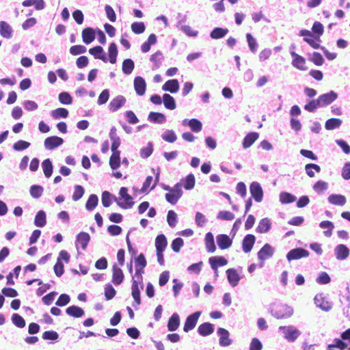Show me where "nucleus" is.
<instances>
[{"label":"nucleus","mask_w":350,"mask_h":350,"mask_svg":"<svg viewBox=\"0 0 350 350\" xmlns=\"http://www.w3.org/2000/svg\"><path fill=\"white\" fill-rule=\"evenodd\" d=\"M180 325V319L177 313H174L167 322V329L170 332L176 331Z\"/></svg>","instance_id":"c756f323"},{"label":"nucleus","mask_w":350,"mask_h":350,"mask_svg":"<svg viewBox=\"0 0 350 350\" xmlns=\"http://www.w3.org/2000/svg\"><path fill=\"white\" fill-rule=\"evenodd\" d=\"M307 55L308 59L317 66H321L325 63V59L319 52L308 53Z\"/></svg>","instance_id":"412c9836"},{"label":"nucleus","mask_w":350,"mask_h":350,"mask_svg":"<svg viewBox=\"0 0 350 350\" xmlns=\"http://www.w3.org/2000/svg\"><path fill=\"white\" fill-rule=\"evenodd\" d=\"M121 198L124 200V202L118 201L116 197H113L115 201L117 202L118 206L122 208H130L133 204L132 197L128 193V189L126 187H121L119 192Z\"/></svg>","instance_id":"20e7f679"},{"label":"nucleus","mask_w":350,"mask_h":350,"mask_svg":"<svg viewBox=\"0 0 350 350\" xmlns=\"http://www.w3.org/2000/svg\"><path fill=\"white\" fill-rule=\"evenodd\" d=\"M90 236L88 233L81 232L77 236L76 245H81L82 250H85L90 242Z\"/></svg>","instance_id":"aec40b11"},{"label":"nucleus","mask_w":350,"mask_h":350,"mask_svg":"<svg viewBox=\"0 0 350 350\" xmlns=\"http://www.w3.org/2000/svg\"><path fill=\"white\" fill-rule=\"evenodd\" d=\"M314 190L317 193H321L327 189V183L323 180H318L313 186Z\"/></svg>","instance_id":"774afa93"},{"label":"nucleus","mask_w":350,"mask_h":350,"mask_svg":"<svg viewBox=\"0 0 350 350\" xmlns=\"http://www.w3.org/2000/svg\"><path fill=\"white\" fill-rule=\"evenodd\" d=\"M134 88L136 93L142 96L144 94L146 89V83L142 77H137L134 79Z\"/></svg>","instance_id":"dca6fc26"},{"label":"nucleus","mask_w":350,"mask_h":350,"mask_svg":"<svg viewBox=\"0 0 350 350\" xmlns=\"http://www.w3.org/2000/svg\"><path fill=\"white\" fill-rule=\"evenodd\" d=\"M148 120L153 123H163L165 121V116L158 112H150L148 116Z\"/></svg>","instance_id":"79ce46f5"},{"label":"nucleus","mask_w":350,"mask_h":350,"mask_svg":"<svg viewBox=\"0 0 350 350\" xmlns=\"http://www.w3.org/2000/svg\"><path fill=\"white\" fill-rule=\"evenodd\" d=\"M250 191L252 198L256 202H260L262 200L263 191L260 185L257 182H253L250 186Z\"/></svg>","instance_id":"1a4fd4ad"},{"label":"nucleus","mask_w":350,"mask_h":350,"mask_svg":"<svg viewBox=\"0 0 350 350\" xmlns=\"http://www.w3.org/2000/svg\"><path fill=\"white\" fill-rule=\"evenodd\" d=\"M86 51L85 46L83 45H74L70 49V53L73 55L84 53Z\"/></svg>","instance_id":"338daca9"},{"label":"nucleus","mask_w":350,"mask_h":350,"mask_svg":"<svg viewBox=\"0 0 350 350\" xmlns=\"http://www.w3.org/2000/svg\"><path fill=\"white\" fill-rule=\"evenodd\" d=\"M152 180H153L152 176H148L146 177V178L143 184V186L142 187V189H141L142 192H146L149 188L150 189H152L156 187L157 182L159 180V175H157L156 176V179H155L156 182L152 186H150Z\"/></svg>","instance_id":"49530a36"},{"label":"nucleus","mask_w":350,"mask_h":350,"mask_svg":"<svg viewBox=\"0 0 350 350\" xmlns=\"http://www.w3.org/2000/svg\"><path fill=\"white\" fill-rule=\"evenodd\" d=\"M66 314L74 318H80L83 317L85 314L84 310L77 306H71L66 308Z\"/></svg>","instance_id":"393cba45"},{"label":"nucleus","mask_w":350,"mask_h":350,"mask_svg":"<svg viewBox=\"0 0 350 350\" xmlns=\"http://www.w3.org/2000/svg\"><path fill=\"white\" fill-rule=\"evenodd\" d=\"M270 228V221L267 218H264L260 221L257 226L256 231L259 233H265L269 230Z\"/></svg>","instance_id":"ea45409f"},{"label":"nucleus","mask_w":350,"mask_h":350,"mask_svg":"<svg viewBox=\"0 0 350 350\" xmlns=\"http://www.w3.org/2000/svg\"><path fill=\"white\" fill-rule=\"evenodd\" d=\"M142 284L143 280H141L140 278L136 279L135 278H133L131 285V295L136 306H139L141 304L140 291L139 286L141 285V288H142Z\"/></svg>","instance_id":"39448f33"},{"label":"nucleus","mask_w":350,"mask_h":350,"mask_svg":"<svg viewBox=\"0 0 350 350\" xmlns=\"http://www.w3.org/2000/svg\"><path fill=\"white\" fill-rule=\"evenodd\" d=\"M198 332L202 336H208L214 332L213 325L210 323H204L200 325Z\"/></svg>","instance_id":"c85d7f7f"},{"label":"nucleus","mask_w":350,"mask_h":350,"mask_svg":"<svg viewBox=\"0 0 350 350\" xmlns=\"http://www.w3.org/2000/svg\"><path fill=\"white\" fill-rule=\"evenodd\" d=\"M211 268L217 271L219 267H222L228 263V260L224 256H213L208 259Z\"/></svg>","instance_id":"2eb2a0df"},{"label":"nucleus","mask_w":350,"mask_h":350,"mask_svg":"<svg viewBox=\"0 0 350 350\" xmlns=\"http://www.w3.org/2000/svg\"><path fill=\"white\" fill-rule=\"evenodd\" d=\"M163 90L171 93H176L179 89V83L177 79L167 81L163 85Z\"/></svg>","instance_id":"b1692460"},{"label":"nucleus","mask_w":350,"mask_h":350,"mask_svg":"<svg viewBox=\"0 0 350 350\" xmlns=\"http://www.w3.org/2000/svg\"><path fill=\"white\" fill-rule=\"evenodd\" d=\"M217 242L219 247L221 250H226L230 247L232 245V240L227 234H219L217 237Z\"/></svg>","instance_id":"4be33fe9"},{"label":"nucleus","mask_w":350,"mask_h":350,"mask_svg":"<svg viewBox=\"0 0 350 350\" xmlns=\"http://www.w3.org/2000/svg\"><path fill=\"white\" fill-rule=\"evenodd\" d=\"M82 39L83 42L88 44L95 39V32L91 27H86L82 31Z\"/></svg>","instance_id":"a878e982"},{"label":"nucleus","mask_w":350,"mask_h":350,"mask_svg":"<svg viewBox=\"0 0 350 350\" xmlns=\"http://www.w3.org/2000/svg\"><path fill=\"white\" fill-rule=\"evenodd\" d=\"M43 172L46 177L49 178L53 173V165L49 159L44 160L42 163Z\"/></svg>","instance_id":"37998d69"},{"label":"nucleus","mask_w":350,"mask_h":350,"mask_svg":"<svg viewBox=\"0 0 350 350\" xmlns=\"http://www.w3.org/2000/svg\"><path fill=\"white\" fill-rule=\"evenodd\" d=\"M227 278L229 283L232 286H235L238 284L240 277L234 269H228L226 271Z\"/></svg>","instance_id":"bb28decb"},{"label":"nucleus","mask_w":350,"mask_h":350,"mask_svg":"<svg viewBox=\"0 0 350 350\" xmlns=\"http://www.w3.org/2000/svg\"><path fill=\"white\" fill-rule=\"evenodd\" d=\"M134 62L131 59H126L122 62V71L126 75H129L134 69Z\"/></svg>","instance_id":"de8ad7c7"},{"label":"nucleus","mask_w":350,"mask_h":350,"mask_svg":"<svg viewBox=\"0 0 350 350\" xmlns=\"http://www.w3.org/2000/svg\"><path fill=\"white\" fill-rule=\"evenodd\" d=\"M201 312L198 311L188 316L183 327L184 332H188L192 330L196 327Z\"/></svg>","instance_id":"6e6552de"},{"label":"nucleus","mask_w":350,"mask_h":350,"mask_svg":"<svg viewBox=\"0 0 350 350\" xmlns=\"http://www.w3.org/2000/svg\"><path fill=\"white\" fill-rule=\"evenodd\" d=\"M153 151L152 144L151 143H148L146 147H144L140 150V156L144 159H146L150 157Z\"/></svg>","instance_id":"e2e57ef3"},{"label":"nucleus","mask_w":350,"mask_h":350,"mask_svg":"<svg viewBox=\"0 0 350 350\" xmlns=\"http://www.w3.org/2000/svg\"><path fill=\"white\" fill-rule=\"evenodd\" d=\"M320 227L322 228H327L328 230L325 231V236L330 237L332 235V230L334 228L333 223L330 221H323L320 223Z\"/></svg>","instance_id":"6e6d98bb"},{"label":"nucleus","mask_w":350,"mask_h":350,"mask_svg":"<svg viewBox=\"0 0 350 350\" xmlns=\"http://www.w3.org/2000/svg\"><path fill=\"white\" fill-rule=\"evenodd\" d=\"M301 332L296 327L289 325L286 327V340L289 342H294L298 338Z\"/></svg>","instance_id":"4468645a"},{"label":"nucleus","mask_w":350,"mask_h":350,"mask_svg":"<svg viewBox=\"0 0 350 350\" xmlns=\"http://www.w3.org/2000/svg\"><path fill=\"white\" fill-rule=\"evenodd\" d=\"M124 275L122 270L118 267L116 264L112 266V282L113 284L118 286L124 280Z\"/></svg>","instance_id":"9b49d317"},{"label":"nucleus","mask_w":350,"mask_h":350,"mask_svg":"<svg viewBox=\"0 0 350 350\" xmlns=\"http://www.w3.org/2000/svg\"><path fill=\"white\" fill-rule=\"evenodd\" d=\"M306 174L308 176L312 178L314 176V173L312 170H314L317 172H320L321 167L319 165L314 163H308L305 166Z\"/></svg>","instance_id":"603ef678"},{"label":"nucleus","mask_w":350,"mask_h":350,"mask_svg":"<svg viewBox=\"0 0 350 350\" xmlns=\"http://www.w3.org/2000/svg\"><path fill=\"white\" fill-rule=\"evenodd\" d=\"M167 245V239L164 234H161L156 237L155 247L157 251H164Z\"/></svg>","instance_id":"f704fd0d"},{"label":"nucleus","mask_w":350,"mask_h":350,"mask_svg":"<svg viewBox=\"0 0 350 350\" xmlns=\"http://www.w3.org/2000/svg\"><path fill=\"white\" fill-rule=\"evenodd\" d=\"M111 195L109 191H105L103 192L101 202H102L103 206L109 207L111 204Z\"/></svg>","instance_id":"69168bd1"},{"label":"nucleus","mask_w":350,"mask_h":350,"mask_svg":"<svg viewBox=\"0 0 350 350\" xmlns=\"http://www.w3.org/2000/svg\"><path fill=\"white\" fill-rule=\"evenodd\" d=\"M98 202V199L97 196L95 194H92L90 196L86 204L85 208L88 211H92L96 208Z\"/></svg>","instance_id":"09e8293b"},{"label":"nucleus","mask_w":350,"mask_h":350,"mask_svg":"<svg viewBox=\"0 0 350 350\" xmlns=\"http://www.w3.org/2000/svg\"><path fill=\"white\" fill-rule=\"evenodd\" d=\"M63 142L62 138L57 136H51L45 139L44 146L48 150H53L62 145Z\"/></svg>","instance_id":"9d476101"},{"label":"nucleus","mask_w":350,"mask_h":350,"mask_svg":"<svg viewBox=\"0 0 350 350\" xmlns=\"http://www.w3.org/2000/svg\"><path fill=\"white\" fill-rule=\"evenodd\" d=\"M299 36L303 37V40L314 49H319L322 51V49L324 47V46L321 45V38L318 39L317 37H313L311 36Z\"/></svg>","instance_id":"ddd939ff"},{"label":"nucleus","mask_w":350,"mask_h":350,"mask_svg":"<svg viewBox=\"0 0 350 350\" xmlns=\"http://www.w3.org/2000/svg\"><path fill=\"white\" fill-rule=\"evenodd\" d=\"M116 290L114 288L110 285L107 284L105 287V297L107 300H110L114 297L116 295Z\"/></svg>","instance_id":"bf43d9fd"},{"label":"nucleus","mask_w":350,"mask_h":350,"mask_svg":"<svg viewBox=\"0 0 350 350\" xmlns=\"http://www.w3.org/2000/svg\"><path fill=\"white\" fill-rule=\"evenodd\" d=\"M163 101L165 108L168 109H174L176 103L174 98L168 94H165L163 96Z\"/></svg>","instance_id":"a18cd8bd"},{"label":"nucleus","mask_w":350,"mask_h":350,"mask_svg":"<svg viewBox=\"0 0 350 350\" xmlns=\"http://www.w3.org/2000/svg\"><path fill=\"white\" fill-rule=\"evenodd\" d=\"M145 25L143 22H135L131 25L132 31L136 34L142 33L145 31Z\"/></svg>","instance_id":"4d7b16f0"},{"label":"nucleus","mask_w":350,"mask_h":350,"mask_svg":"<svg viewBox=\"0 0 350 350\" xmlns=\"http://www.w3.org/2000/svg\"><path fill=\"white\" fill-rule=\"evenodd\" d=\"M183 195L182 185L180 183H176L174 187L170 189V192L165 194L166 200L171 204H176Z\"/></svg>","instance_id":"7ed1b4c3"},{"label":"nucleus","mask_w":350,"mask_h":350,"mask_svg":"<svg viewBox=\"0 0 350 350\" xmlns=\"http://www.w3.org/2000/svg\"><path fill=\"white\" fill-rule=\"evenodd\" d=\"M228 32L226 28L216 27L211 32L210 36L213 39H219L224 37Z\"/></svg>","instance_id":"a19ab883"},{"label":"nucleus","mask_w":350,"mask_h":350,"mask_svg":"<svg viewBox=\"0 0 350 350\" xmlns=\"http://www.w3.org/2000/svg\"><path fill=\"white\" fill-rule=\"evenodd\" d=\"M46 214L43 211H40L37 213L34 224L38 227H43L46 225Z\"/></svg>","instance_id":"c03bdc74"},{"label":"nucleus","mask_w":350,"mask_h":350,"mask_svg":"<svg viewBox=\"0 0 350 350\" xmlns=\"http://www.w3.org/2000/svg\"><path fill=\"white\" fill-rule=\"evenodd\" d=\"M255 241L256 238L255 236L253 234H247L244 237L242 242V248L245 253H248L252 250L254 245Z\"/></svg>","instance_id":"f3484780"},{"label":"nucleus","mask_w":350,"mask_h":350,"mask_svg":"<svg viewBox=\"0 0 350 350\" xmlns=\"http://www.w3.org/2000/svg\"><path fill=\"white\" fill-rule=\"evenodd\" d=\"M43 193V188L40 185H32L30 187V194L34 198H40Z\"/></svg>","instance_id":"13d9d810"},{"label":"nucleus","mask_w":350,"mask_h":350,"mask_svg":"<svg viewBox=\"0 0 350 350\" xmlns=\"http://www.w3.org/2000/svg\"><path fill=\"white\" fill-rule=\"evenodd\" d=\"M217 218L221 220H232L234 218V215L230 211H221L219 212Z\"/></svg>","instance_id":"0e129e2a"},{"label":"nucleus","mask_w":350,"mask_h":350,"mask_svg":"<svg viewBox=\"0 0 350 350\" xmlns=\"http://www.w3.org/2000/svg\"><path fill=\"white\" fill-rule=\"evenodd\" d=\"M177 215L174 211H169L167 215V221L170 227H174L176 224Z\"/></svg>","instance_id":"680f3d73"},{"label":"nucleus","mask_w":350,"mask_h":350,"mask_svg":"<svg viewBox=\"0 0 350 350\" xmlns=\"http://www.w3.org/2000/svg\"><path fill=\"white\" fill-rule=\"evenodd\" d=\"M338 94L334 90L321 94L317 99H308L304 109H317L325 107L337 99Z\"/></svg>","instance_id":"f257e3e1"},{"label":"nucleus","mask_w":350,"mask_h":350,"mask_svg":"<svg viewBox=\"0 0 350 350\" xmlns=\"http://www.w3.org/2000/svg\"><path fill=\"white\" fill-rule=\"evenodd\" d=\"M341 124V120L338 118H330L326 121L325 126L327 130H332L339 127Z\"/></svg>","instance_id":"8fccbe9b"},{"label":"nucleus","mask_w":350,"mask_h":350,"mask_svg":"<svg viewBox=\"0 0 350 350\" xmlns=\"http://www.w3.org/2000/svg\"><path fill=\"white\" fill-rule=\"evenodd\" d=\"M329 203L334 205L343 206L346 204V198L342 195L332 194L328 197Z\"/></svg>","instance_id":"2f4dec72"},{"label":"nucleus","mask_w":350,"mask_h":350,"mask_svg":"<svg viewBox=\"0 0 350 350\" xmlns=\"http://www.w3.org/2000/svg\"><path fill=\"white\" fill-rule=\"evenodd\" d=\"M89 53L94 57L95 59H99L106 62L107 59L103 53V49L100 46H96L89 49Z\"/></svg>","instance_id":"cd10ccee"},{"label":"nucleus","mask_w":350,"mask_h":350,"mask_svg":"<svg viewBox=\"0 0 350 350\" xmlns=\"http://www.w3.org/2000/svg\"><path fill=\"white\" fill-rule=\"evenodd\" d=\"M324 26L319 21H314L311 30L302 29L299 31L298 36H311L320 38L324 33Z\"/></svg>","instance_id":"f03ea898"},{"label":"nucleus","mask_w":350,"mask_h":350,"mask_svg":"<svg viewBox=\"0 0 350 350\" xmlns=\"http://www.w3.org/2000/svg\"><path fill=\"white\" fill-rule=\"evenodd\" d=\"M118 48L115 42H111L108 48L109 61L111 64H113L116 62L118 56Z\"/></svg>","instance_id":"c9c22d12"},{"label":"nucleus","mask_w":350,"mask_h":350,"mask_svg":"<svg viewBox=\"0 0 350 350\" xmlns=\"http://www.w3.org/2000/svg\"><path fill=\"white\" fill-rule=\"evenodd\" d=\"M273 254V248L269 244H265L258 252V258L263 261L269 257H271Z\"/></svg>","instance_id":"6ab92c4d"},{"label":"nucleus","mask_w":350,"mask_h":350,"mask_svg":"<svg viewBox=\"0 0 350 350\" xmlns=\"http://www.w3.org/2000/svg\"><path fill=\"white\" fill-rule=\"evenodd\" d=\"M205 244L206 250L208 252L213 253L216 250L213 235L211 232H208L206 234Z\"/></svg>","instance_id":"4c0bfd02"},{"label":"nucleus","mask_w":350,"mask_h":350,"mask_svg":"<svg viewBox=\"0 0 350 350\" xmlns=\"http://www.w3.org/2000/svg\"><path fill=\"white\" fill-rule=\"evenodd\" d=\"M120 152H112L109 158V165L112 170L118 169L120 165Z\"/></svg>","instance_id":"e433bc0d"},{"label":"nucleus","mask_w":350,"mask_h":350,"mask_svg":"<svg viewBox=\"0 0 350 350\" xmlns=\"http://www.w3.org/2000/svg\"><path fill=\"white\" fill-rule=\"evenodd\" d=\"M146 260L143 254H140L135 259V273L133 278L143 280L142 273L146 266Z\"/></svg>","instance_id":"423d86ee"},{"label":"nucleus","mask_w":350,"mask_h":350,"mask_svg":"<svg viewBox=\"0 0 350 350\" xmlns=\"http://www.w3.org/2000/svg\"><path fill=\"white\" fill-rule=\"evenodd\" d=\"M126 103V99L123 96H118L114 98L110 103L109 107L111 109H118L122 107Z\"/></svg>","instance_id":"58836bf2"},{"label":"nucleus","mask_w":350,"mask_h":350,"mask_svg":"<svg viewBox=\"0 0 350 350\" xmlns=\"http://www.w3.org/2000/svg\"><path fill=\"white\" fill-rule=\"evenodd\" d=\"M187 124L190 127L191 131L195 133L200 132L202 129V124L201 122L195 118L190 120Z\"/></svg>","instance_id":"3c124183"},{"label":"nucleus","mask_w":350,"mask_h":350,"mask_svg":"<svg viewBox=\"0 0 350 350\" xmlns=\"http://www.w3.org/2000/svg\"><path fill=\"white\" fill-rule=\"evenodd\" d=\"M180 183L181 184V185H183L184 188L187 190H190L193 189L196 183L194 175L192 174H189L185 177V178H183L181 180V183Z\"/></svg>","instance_id":"72a5a7b5"},{"label":"nucleus","mask_w":350,"mask_h":350,"mask_svg":"<svg viewBox=\"0 0 350 350\" xmlns=\"http://www.w3.org/2000/svg\"><path fill=\"white\" fill-rule=\"evenodd\" d=\"M84 194V189L81 185H76L72 195V200L77 201L82 198Z\"/></svg>","instance_id":"052dcab7"},{"label":"nucleus","mask_w":350,"mask_h":350,"mask_svg":"<svg viewBox=\"0 0 350 350\" xmlns=\"http://www.w3.org/2000/svg\"><path fill=\"white\" fill-rule=\"evenodd\" d=\"M217 334L219 336V344L221 346L226 347L230 345L231 340L229 338V332L224 328H219Z\"/></svg>","instance_id":"5701e85b"},{"label":"nucleus","mask_w":350,"mask_h":350,"mask_svg":"<svg viewBox=\"0 0 350 350\" xmlns=\"http://www.w3.org/2000/svg\"><path fill=\"white\" fill-rule=\"evenodd\" d=\"M335 254L338 260H345L349 255V250L345 245L340 244L335 248Z\"/></svg>","instance_id":"a211bd4d"},{"label":"nucleus","mask_w":350,"mask_h":350,"mask_svg":"<svg viewBox=\"0 0 350 350\" xmlns=\"http://www.w3.org/2000/svg\"><path fill=\"white\" fill-rule=\"evenodd\" d=\"M309 252L303 248H296L291 250L286 255L288 260H297L303 257H308Z\"/></svg>","instance_id":"f8f14e48"},{"label":"nucleus","mask_w":350,"mask_h":350,"mask_svg":"<svg viewBox=\"0 0 350 350\" xmlns=\"http://www.w3.org/2000/svg\"><path fill=\"white\" fill-rule=\"evenodd\" d=\"M292 65L294 68L299 70L306 71L308 70V67L305 66L306 59L303 56L297 54L295 51H291Z\"/></svg>","instance_id":"0eeeda50"},{"label":"nucleus","mask_w":350,"mask_h":350,"mask_svg":"<svg viewBox=\"0 0 350 350\" xmlns=\"http://www.w3.org/2000/svg\"><path fill=\"white\" fill-rule=\"evenodd\" d=\"M12 29L10 25L5 21L0 22V34L5 38L12 37Z\"/></svg>","instance_id":"473e14b6"},{"label":"nucleus","mask_w":350,"mask_h":350,"mask_svg":"<svg viewBox=\"0 0 350 350\" xmlns=\"http://www.w3.org/2000/svg\"><path fill=\"white\" fill-rule=\"evenodd\" d=\"M161 137L163 140L170 143L174 142L177 139L176 135L172 130H167L164 132L162 134Z\"/></svg>","instance_id":"864d4df0"},{"label":"nucleus","mask_w":350,"mask_h":350,"mask_svg":"<svg viewBox=\"0 0 350 350\" xmlns=\"http://www.w3.org/2000/svg\"><path fill=\"white\" fill-rule=\"evenodd\" d=\"M259 135L256 132L249 133L243 139V146L244 148H250L258 138Z\"/></svg>","instance_id":"7c9ffc66"},{"label":"nucleus","mask_w":350,"mask_h":350,"mask_svg":"<svg viewBox=\"0 0 350 350\" xmlns=\"http://www.w3.org/2000/svg\"><path fill=\"white\" fill-rule=\"evenodd\" d=\"M12 321L19 328H23L25 326V319L17 313H15L12 316Z\"/></svg>","instance_id":"5fc2aeb1"}]
</instances>
